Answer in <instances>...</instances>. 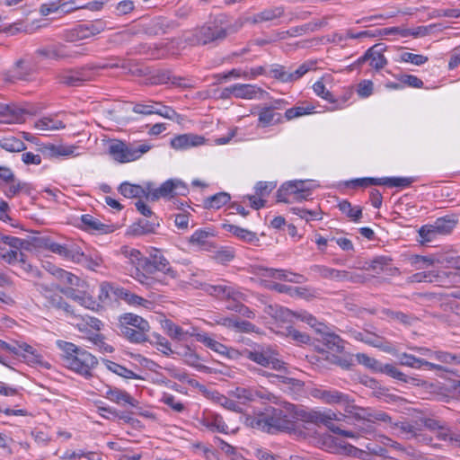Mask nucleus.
<instances>
[{"instance_id":"nucleus-1","label":"nucleus","mask_w":460,"mask_h":460,"mask_svg":"<svg viewBox=\"0 0 460 460\" xmlns=\"http://www.w3.org/2000/svg\"><path fill=\"white\" fill-rule=\"evenodd\" d=\"M344 418L345 415L337 414L332 410L324 411L306 410L301 405L282 402L278 407H267L262 412L246 416L244 424L263 432L275 433L290 429L295 420H301L323 424L332 433L342 437L356 438L353 431L345 430L341 425L334 422V420L341 421Z\"/></svg>"},{"instance_id":"nucleus-2","label":"nucleus","mask_w":460,"mask_h":460,"mask_svg":"<svg viewBox=\"0 0 460 460\" xmlns=\"http://www.w3.org/2000/svg\"><path fill=\"white\" fill-rule=\"evenodd\" d=\"M243 28V22L235 20L233 23L223 25L221 21L215 20L202 27L184 33V40L190 45L218 44L229 34L237 32Z\"/></svg>"},{"instance_id":"nucleus-3","label":"nucleus","mask_w":460,"mask_h":460,"mask_svg":"<svg viewBox=\"0 0 460 460\" xmlns=\"http://www.w3.org/2000/svg\"><path fill=\"white\" fill-rule=\"evenodd\" d=\"M57 346L62 351L65 367L85 378L93 376L92 371L98 365L95 356L72 342L58 340Z\"/></svg>"},{"instance_id":"nucleus-4","label":"nucleus","mask_w":460,"mask_h":460,"mask_svg":"<svg viewBox=\"0 0 460 460\" xmlns=\"http://www.w3.org/2000/svg\"><path fill=\"white\" fill-rule=\"evenodd\" d=\"M241 355L263 367L288 372L287 364L279 358V352L270 345L256 343L251 349H243Z\"/></svg>"},{"instance_id":"nucleus-5","label":"nucleus","mask_w":460,"mask_h":460,"mask_svg":"<svg viewBox=\"0 0 460 460\" xmlns=\"http://www.w3.org/2000/svg\"><path fill=\"white\" fill-rule=\"evenodd\" d=\"M121 254L128 261L134 268L133 278L146 288L159 290V287L164 283L153 276H148L143 271L144 261L146 257L142 255L137 249L123 246L120 249Z\"/></svg>"},{"instance_id":"nucleus-6","label":"nucleus","mask_w":460,"mask_h":460,"mask_svg":"<svg viewBox=\"0 0 460 460\" xmlns=\"http://www.w3.org/2000/svg\"><path fill=\"white\" fill-rule=\"evenodd\" d=\"M315 188L314 181L294 180L283 183L277 191L279 202L291 203L306 200Z\"/></svg>"},{"instance_id":"nucleus-7","label":"nucleus","mask_w":460,"mask_h":460,"mask_svg":"<svg viewBox=\"0 0 460 460\" xmlns=\"http://www.w3.org/2000/svg\"><path fill=\"white\" fill-rule=\"evenodd\" d=\"M119 67L116 63L96 64L89 66L82 67L76 70H64L58 73L57 78L60 84L67 86H80L84 82L93 78L92 70L107 69Z\"/></svg>"},{"instance_id":"nucleus-8","label":"nucleus","mask_w":460,"mask_h":460,"mask_svg":"<svg viewBox=\"0 0 460 460\" xmlns=\"http://www.w3.org/2000/svg\"><path fill=\"white\" fill-rule=\"evenodd\" d=\"M413 180L408 177H365L357 178L345 182L349 188H367L369 186H387L390 188H406L412 183Z\"/></svg>"},{"instance_id":"nucleus-9","label":"nucleus","mask_w":460,"mask_h":460,"mask_svg":"<svg viewBox=\"0 0 460 460\" xmlns=\"http://www.w3.org/2000/svg\"><path fill=\"white\" fill-rule=\"evenodd\" d=\"M143 271L151 276L156 271L163 272L172 279L178 278L176 270L171 267L169 261L160 250L155 249L144 261Z\"/></svg>"},{"instance_id":"nucleus-10","label":"nucleus","mask_w":460,"mask_h":460,"mask_svg":"<svg viewBox=\"0 0 460 460\" xmlns=\"http://www.w3.org/2000/svg\"><path fill=\"white\" fill-rule=\"evenodd\" d=\"M310 395L326 404L344 406L346 411L351 406L349 395L336 389L313 388Z\"/></svg>"},{"instance_id":"nucleus-11","label":"nucleus","mask_w":460,"mask_h":460,"mask_svg":"<svg viewBox=\"0 0 460 460\" xmlns=\"http://www.w3.org/2000/svg\"><path fill=\"white\" fill-rule=\"evenodd\" d=\"M0 348L3 350L12 353L17 357L23 358L29 363H41L42 357L38 354L31 345L25 342H19L16 341L6 342L5 341L0 340Z\"/></svg>"},{"instance_id":"nucleus-12","label":"nucleus","mask_w":460,"mask_h":460,"mask_svg":"<svg viewBox=\"0 0 460 460\" xmlns=\"http://www.w3.org/2000/svg\"><path fill=\"white\" fill-rule=\"evenodd\" d=\"M285 13L283 6H272L268 7L261 11L260 13L247 16L243 19H237V21L243 22V26L245 23L258 24L261 22H272L276 19L281 18Z\"/></svg>"},{"instance_id":"nucleus-13","label":"nucleus","mask_w":460,"mask_h":460,"mask_svg":"<svg viewBox=\"0 0 460 460\" xmlns=\"http://www.w3.org/2000/svg\"><path fill=\"white\" fill-rule=\"evenodd\" d=\"M35 54L50 59L60 60L66 58H75L82 55L78 51H73L66 49L64 45H51L44 48L36 49Z\"/></svg>"},{"instance_id":"nucleus-14","label":"nucleus","mask_w":460,"mask_h":460,"mask_svg":"<svg viewBox=\"0 0 460 460\" xmlns=\"http://www.w3.org/2000/svg\"><path fill=\"white\" fill-rule=\"evenodd\" d=\"M45 247L50 252L73 261H79L81 257L84 256V253L80 252L76 245L60 244L50 239H46Z\"/></svg>"},{"instance_id":"nucleus-15","label":"nucleus","mask_w":460,"mask_h":460,"mask_svg":"<svg viewBox=\"0 0 460 460\" xmlns=\"http://www.w3.org/2000/svg\"><path fill=\"white\" fill-rule=\"evenodd\" d=\"M206 291L211 295L215 296L220 299H232V300H243L244 294L236 290L232 286H227L224 284L217 285H209L206 288Z\"/></svg>"},{"instance_id":"nucleus-16","label":"nucleus","mask_w":460,"mask_h":460,"mask_svg":"<svg viewBox=\"0 0 460 460\" xmlns=\"http://www.w3.org/2000/svg\"><path fill=\"white\" fill-rule=\"evenodd\" d=\"M60 292L87 309L98 311L102 307L100 303L96 302L92 296L86 295L84 292L77 291L73 288H61Z\"/></svg>"},{"instance_id":"nucleus-17","label":"nucleus","mask_w":460,"mask_h":460,"mask_svg":"<svg viewBox=\"0 0 460 460\" xmlns=\"http://www.w3.org/2000/svg\"><path fill=\"white\" fill-rule=\"evenodd\" d=\"M399 364L404 367H409L414 369H420L422 367H427L431 370H442L446 369L438 364L429 362L423 358H417L411 354L402 353L398 355Z\"/></svg>"},{"instance_id":"nucleus-18","label":"nucleus","mask_w":460,"mask_h":460,"mask_svg":"<svg viewBox=\"0 0 460 460\" xmlns=\"http://www.w3.org/2000/svg\"><path fill=\"white\" fill-rule=\"evenodd\" d=\"M104 397L119 405L128 404L132 407L138 405V401L133 398L128 392L110 385L106 387Z\"/></svg>"},{"instance_id":"nucleus-19","label":"nucleus","mask_w":460,"mask_h":460,"mask_svg":"<svg viewBox=\"0 0 460 460\" xmlns=\"http://www.w3.org/2000/svg\"><path fill=\"white\" fill-rule=\"evenodd\" d=\"M281 113L275 111L270 106H263L258 111V128H268L283 123Z\"/></svg>"},{"instance_id":"nucleus-20","label":"nucleus","mask_w":460,"mask_h":460,"mask_svg":"<svg viewBox=\"0 0 460 460\" xmlns=\"http://www.w3.org/2000/svg\"><path fill=\"white\" fill-rule=\"evenodd\" d=\"M353 337L359 341H362L367 345H370L375 348L381 349L384 351L388 352L390 350L389 342L383 337L367 332H354Z\"/></svg>"},{"instance_id":"nucleus-21","label":"nucleus","mask_w":460,"mask_h":460,"mask_svg":"<svg viewBox=\"0 0 460 460\" xmlns=\"http://www.w3.org/2000/svg\"><path fill=\"white\" fill-rule=\"evenodd\" d=\"M174 179L164 181L160 187L155 188L153 182H147V190H149L150 200L155 201L160 198L174 197Z\"/></svg>"},{"instance_id":"nucleus-22","label":"nucleus","mask_w":460,"mask_h":460,"mask_svg":"<svg viewBox=\"0 0 460 460\" xmlns=\"http://www.w3.org/2000/svg\"><path fill=\"white\" fill-rule=\"evenodd\" d=\"M201 424L213 432L227 433L228 426L223 417L216 412L208 411L201 419Z\"/></svg>"},{"instance_id":"nucleus-23","label":"nucleus","mask_w":460,"mask_h":460,"mask_svg":"<svg viewBox=\"0 0 460 460\" xmlns=\"http://www.w3.org/2000/svg\"><path fill=\"white\" fill-rule=\"evenodd\" d=\"M204 143V137L194 134H183L171 140V146L174 149H188Z\"/></svg>"},{"instance_id":"nucleus-24","label":"nucleus","mask_w":460,"mask_h":460,"mask_svg":"<svg viewBox=\"0 0 460 460\" xmlns=\"http://www.w3.org/2000/svg\"><path fill=\"white\" fill-rule=\"evenodd\" d=\"M163 328L168 336L179 341H187L189 336L194 337L191 333H197L195 328H191V332L189 330L185 331L171 320H165L163 323Z\"/></svg>"},{"instance_id":"nucleus-25","label":"nucleus","mask_w":460,"mask_h":460,"mask_svg":"<svg viewBox=\"0 0 460 460\" xmlns=\"http://www.w3.org/2000/svg\"><path fill=\"white\" fill-rule=\"evenodd\" d=\"M259 374L269 378L272 384H283L287 385L289 388L294 390H301L304 386V383L298 379L288 377L280 374H273L266 370H259Z\"/></svg>"},{"instance_id":"nucleus-26","label":"nucleus","mask_w":460,"mask_h":460,"mask_svg":"<svg viewBox=\"0 0 460 460\" xmlns=\"http://www.w3.org/2000/svg\"><path fill=\"white\" fill-rule=\"evenodd\" d=\"M119 191L125 198L131 199L145 197L146 199L150 200L147 182L144 186L123 182L119 187Z\"/></svg>"},{"instance_id":"nucleus-27","label":"nucleus","mask_w":460,"mask_h":460,"mask_svg":"<svg viewBox=\"0 0 460 460\" xmlns=\"http://www.w3.org/2000/svg\"><path fill=\"white\" fill-rule=\"evenodd\" d=\"M122 326H130L137 330L150 331V325L146 320L131 313H127L119 316V327Z\"/></svg>"},{"instance_id":"nucleus-28","label":"nucleus","mask_w":460,"mask_h":460,"mask_svg":"<svg viewBox=\"0 0 460 460\" xmlns=\"http://www.w3.org/2000/svg\"><path fill=\"white\" fill-rule=\"evenodd\" d=\"M311 270L318 274L323 279L341 282L344 281L346 276V270H336L324 265H313L311 267Z\"/></svg>"},{"instance_id":"nucleus-29","label":"nucleus","mask_w":460,"mask_h":460,"mask_svg":"<svg viewBox=\"0 0 460 460\" xmlns=\"http://www.w3.org/2000/svg\"><path fill=\"white\" fill-rule=\"evenodd\" d=\"M115 299L124 300L130 305H141L144 307H147V305L151 304L148 300L130 292L127 288L120 287H118V288H116Z\"/></svg>"},{"instance_id":"nucleus-30","label":"nucleus","mask_w":460,"mask_h":460,"mask_svg":"<svg viewBox=\"0 0 460 460\" xmlns=\"http://www.w3.org/2000/svg\"><path fill=\"white\" fill-rule=\"evenodd\" d=\"M223 227L226 231L233 234L234 236L248 243L253 244L259 242L257 234L248 229H244L232 224H225Z\"/></svg>"},{"instance_id":"nucleus-31","label":"nucleus","mask_w":460,"mask_h":460,"mask_svg":"<svg viewBox=\"0 0 460 460\" xmlns=\"http://www.w3.org/2000/svg\"><path fill=\"white\" fill-rule=\"evenodd\" d=\"M80 219L84 229L86 231L98 232L101 234H106L111 231L110 226L102 224L99 219L89 214L82 215Z\"/></svg>"},{"instance_id":"nucleus-32","label":"nucleus","mask_w":460,"mask_h":460,"mask_svg":"<svg viewBox=\"0 0 460 460\" xmlns=\"http://www.w3.org/2000/svg\"><path fill=\"white\" fill-rule=\"evenodd\" d=\"M127 155L129 162L136 161L151 150L152 145L147 142L127 143Z\"/></svg>"},{"instance_id":"nucleus-33","label":"nucleus","mask_w":460,"mask_h":460,"mask_svg":"<svg viewBox=\"0 0 460 460\" xmlns=\"http://www.w3.org/2000/svg\"><path fill=\"white\" fill-rule=\"evenodd\" d=\"M322 334V342L325 345L326 349L335 352L341 353L344 349V341L333 332H328L323 330Z\"/></svg>"},{"instance_id":"nucleus-34","label":"nucleus","mask_w":460,"mask_h":460,"mask_svg":"<svg viewBox=\"0 0 460 460\" xmlns=\"http://www.w3.org/2000/svg\"><path fill=\"white\" fill-rule=\"evenodd\" d=\"M108 153L113 160L120 164L129 163L127 155L126 142L124 141L118 139L113 140L109 146Z\"/></svg>"},{"instance_id":"nucleus-35","label":"nucleus","mask_w":460,"mask_h":460,"mask_svg":"<svg viewBox=\"0 0 460 460\" xmlns=\"http://www.w3.org/2000/svg\"><path fill=\"white\" fill-rule=\"evenodd\" d=\"M363 414L358 415L359 419L367 422V430H372L375 421L390 422L391 417L385 411L375 410H362Z\"/></svg>"},{"instance_id":"nucleus-36","label":"nucleus","mask_w":460,"mask_h":460,"mask_svg":"<svg viewBox=\"0 0 460 460\" xmlns=\"http://www.w3.org/2000/svg\"><path fill=\"white\" fill-rule=\"evenodd\" d=\"M371 49L374 50L369 58V66L378 71L387 65V59L383 55L386 47L382 43H378L371 47Z\"/></svg>"},{"instance_id":"nucleus-37","label":"nucleus","mask_w":460,"mask_h":460,"mask_svg":"<svg viewBox=\"0 0 460 460\" xmlns=\"http://www.w3.org/2000/svg\"><path fill=\"white\" fill-rule=\"evenodd\" d=\"M120 333L132 343H143L148 341L149 331H142V329H134L130 326L119 327Z\"/></svg>"},{"instance_id":"nucleus-38","label":"nucleus","mask_w":460,"mask_h":460,"mask_svg":"<svg viewBox=\"0 0 460 460\" xmlns=\"http://www.w3.org/2000/svg\"><path fill=\"white\" fill-rule=\"evenodd\" d=\"M378 373L385 374L394 379H397L406 384H415V382L418 381L417 378L408 376L407 375L400 371L396 367L391 364L384 365L381 363V367L378 368Z\"/></svg>"},{"instance_id":"nucleus-39","label":"nucleus","mask_w":460,"mask_h":460,"mask_svg":"<svg viewBox=\"0 0 460 460\" xmlns=\"http://www.w3.org/2000/svg\"><path fill=\"white\" fill-rule=\"evenodd\" d=\"M234 96L242 99H253L257 94L261 93V90L252 84H235L232 85Z\"/></svg>"},{"instance_id":"nucleus-40","label":"nucleus","mask_w":460,"mask_h":460,"mask_svg":"<svg viewBox=\"0 0 460 460\" xmlns=\"http://www.w3.org/2000/svg\"><path fill=\"white\" fill-rule=\"evenodd\" d=\"M104 364L106 367L113 372L114 374L122 376L127 379H137V380H143L144 378L140 376L133 372L132 370L128 369L127 367L111 361L109 359H104Z\"/></svg>"},{"instance_id":"nucleus-41","label":"nucleus","mask_w":460,"mask_h":460,"mask_svg":"<svg viewBox=\"0 0 460 460\" xmlns=\"http://www.w3.org/2000/svg\"><path fill=\"white\" fill-rule=\"evenodd\" d=\"M160 226L159 218L156 216L139 219L134 232L137 234L155 233Z\"/></svg>"},{"instance_id":"nucleus-42","label":"nucleus","mask_w":460,"mask_h":460,"mask_svg":"<svg viewBox=\"0 0 460 460\" xmlns=\"http://www.w3.org/2000/svg\"><path fill=\"white\" fill-rule=\"evenodd\" d=\"M76 147L65 145H49L44 147V154L49 157L72 156L75 155Z\"/></svg>"},{"instance_id":"nucleus-43","label":"nucleus","mask_w":460,"mask_h":460,"mask_svg":"<svg viewBox=\"0 0 460 460\" xmlns=\"http://www.w3.org/2000/svg\"><path fill=\"white\" fill-rule=\"evenodd\" d=\"M196 340L201 343H203L205 346L209 348L210 349L219 353V354H226L227 351V347L224 344L220 343L219 341H215L214 339L208 336L206 332H198V333H192Z\"/></svg>"},{"instance_id":"nucleus-44","label":"nucleus","mask_w":460,"mask_h":460,"mask_svg":"<svg viewBox=\"0 0 460 460\" xmlns=\"http://www.w3.org/2000/svg\"><path fill=\"white\" fill-rule=\"evenodd\" d=\"M9 111L6 112L5 119L3 120L4 123L13 124V123H22L24 121L25 114H33L32 111H26L24 109L19 108L14 104H11L9 106Z\"/></svg>"},{"instance_id":"nucleus-45","label":"nucleus","mask_w":460,"mask_h":460,"mask_svg":"<svg viewBox=\"0 0 460 460\" xmlns=\"http://www.w3.org/2000/svg\"><path fill=\"white\" fill-rule=\"evenodd\" d=\"M231 196L227 192H218L204 199V208L208 209H219L230 201Z\"/></svg>"},{"instance_id":"nucleus-46","label":"nucleus","mask_w":460,"mask_h":460,"mask_svg":"<svg viewBox=\"0 0 460 460\" xmlns=\"http://www.w3.org/2000/svg\"><path fill=\"white\" fill-rule=\"evenodd\" d=\"M457 220L454 217H443L438 218L432 227H434L438 234H447L456 226Z\"/></svg>"},{"instance_id":"nucleus-47","label":"nucleus","mask_w":460,"mask_h":460,"mask_svg":"<svg viewBox=\"0 0 460 460\" xmlns=\"http://www.w3.org/2000/svg\"><path fill=\"white\" fill-rule=\"evenodd\" d=\"M394 428L398 431V434L403 438L411 440L414 439L415 433L419 427L416 422L402 421L395 423Z\"/></svg>"},{"instance_id":"nucleus-48","label":"nucleus","mask_w":460,"mask_h":460,"mask_svg":"<svg viewBox=\"0 0 460 460\" xmlns=\"http://www.w3.org/2000/svg\"><path fill=\"white\" fill-rule=\"evenodd\" d=\"M63 121L51 117H43L35 122V128L40 130H58L65 128Z\"/></svg>"},{"instance_id":"nucleus-49","label":"nucleus","mask_w":460,"mask_h":460,"mask_svg":"<svg viewBox=\"0 0 460 460\" xmlns=\"http://www.w3.org/2000/svg\"><path fill=\"white\" fill-rule=\"evenodd\" d=\"M11 184L4 190V194L7 198H13L21 192L31 194V188L29 183L21 181H11Z\"/></svg>"},{"instance_id":"nucleus-50","label":"nucleus","mask_w":460,"mask_h":460,"mask_svg":"<svg viewBox=\"0 0 460 460\" xmlns=\"http://www.w3.org/2000/svg\"><path fill=\"white\" fill-rule=\"evenodd\" d=\"M0 146L8 152H21L26 149L25 144L19 138L10 136L0 140Z\"/></svg>"},{"instance_id":"nucleus-51","label":"nucleus","mask_w":460,"mask_h":460,"mask_svg":"<svg viewBox=\"0 0 460 460\" xmlns=\"http://www.w3.org/2000/svg\"><path fill=\"white\" fill-rule=\"evenodd\" d=\"M147 341L155 345L157 349L166 356H170L173 353L167 339L158 333L154 332L150 337L148 336Z\"/></svg>"},{"instance_id":"nucleus-52","label":"nucleus","mask_w":460,"mask_h":460,"mask_svg":"<svg viewBox=\"0 0 460 460\" xmlns=\"http://www.w3.org/2000/svg\"><path fill=\"white\" fill-rule=\"evenodd\" d=\"M213 236V234L199 229L193 233V234L190 237V243L200 248L207 249V247L209 245V238Z\"/></svg>"},{"instance_id":"nucleus-53","label":"nucleus","mask_w":460,"mask_h":460,"mask_svg":"<svg viewBox=\"0 0 460 460\" xmlns=\"http://www.w3.org/2000/svg\"><path fill=\"white\" fill-rule=\"evenodd\" d=\"M392 261V258L388 256H377L369 262L367 267H364L363 269L367 270H371L376 274H380L381 272L388 270V266Z\"/></svg>"},{"instance_id":"nucleus-54","label":"nucleus","mask_w":460,"mask_h":460,"mask_svg":"<svg viewBox=\"0 0 460 460\" xmlns=\"http://www.w3.org/2000/svg\"><path fill=\"white\" fill-rule=\"evenodd\" d=\"M181 357L187 365L193 367L199 371H207L208 369V367L199 363V356L191 350L190 347L185 348L183 353H181Z\"/></svg>"},{"instance_id":"nucleus-55","label":"nucleus","mask_w":460,"mask_h":460,"mask_svg":"<svg viewBox=\"0 0 460 460\" xmlns=\"http://www.w3.org/2000/svg\"><path fill=\"white\" fill-rule=\"evenodd\" d=\"M31 74V70L24 66V61L22 59L18 60L15 63L13 69L11 71V75H8L7 80L14 82L15 80H27Z\"/></svg>"},{"instance_id":"nucleus-56","label":"nucleus","mask_w":460,"mask_h":460,"mask_svg":"<svg viewBox=\"0 0 460 460\" xmlns=\"http://www.w3.org/2000/svg\"><path fill=\"white\" fill-rule=\"evenodd\" d=\"M340 210L348 217L357 222L362 217V208L360 207H352L348 200H343L339 204Z\"/></svg>"},{"instance_id":"nucleus-57","label":"nucleus","mask_w":460,"mask_h":460,"mask_svg":"<svg viewBox=\"0 0 460 460\" xmlns=\"http://www.w3.org/2000/svg\"><path fill=\"white\" fill-rule=\"evenodd\" d=\"M314 110V105L296 106L286 110L284 117L287 120H292L304 115L311 114L313 113Z\"/></svg>"},{"instance_id":"nucleus-58","label":"nucleus","mask_w":460,"mask_h":460,"mask_svg":"<svg viewBox=\"0 0 460 460\" xmlns=\"http://www.w3.org/2000/svg\"><path fill=\"white\" fill-rule=\"evenodd\" d=\"M20 269L26 274L29 278L40 279L42 278V272L36 267L33 266L27 261L26 254L19 259L18 262Z\"/></svg>"},{"instance_id":"nucleus-59","label":"nucleus","mask_w":460,"mask_h":460,"mask_svg":"<svg viewBox=\"0 0 460 460\" xmlns=\"http://www.w3.org/2000/svg\"><path fill=\"white\" fill-rule=\"evenodd\" d=\"M116 288H118L117 286H113L109 282H102L100 285L99 295H98V298H99L100 302H102V304H106V303L111 301L112 298L115 299Z\"/></svg>"},{"instance_id":"nucleus-60","label":"nucleus","mask_w":460,"mask_h":460,"mask_svg":"<svg viewBox=\"0 0 460 460\" xmlns=\"http://www.w3.org/2000/svg\"><path fill=\"white\" fill-rule=\"evenodd\" d=\"M287 270H278L273 268L259 267L257 269V275L263 278H272L279 280L286 281L287 279Z\"/></svg>"},{"instance_id":"nucleus-61","label":"nucleus","mask_w":460,"mask_h":460,"mask_svg":"<svg viewBox=\"0 0 460 460\" xmlns=\"http://www.w3.org/2000/svg\"><path fill=\"white\" fill-rule=\"evenodd\" d=\"M313 90L317 96L329 102L330 103H336L338 102L332 93L326 89L322 80L316 81L313 84Z\"/></svg>"},{"instance_id":"nucleus-62","label":"nucleus","mask_w":460,"mask_h":460,"mask_svg":"<svg viewBox=\"0 0 460 460\" xmlns=\"http://www.w3.org/2000/svg\"><path fill=\"white\" fill-rule=\"evenodd\" d=\"M53 275H55L58 279H60L62 282L66 284L75 287H78L80 284V279L78 277L63 269H56L53 271Z\"/></svg>"},{"instance_id":"nucleus-63","label":"nucleus","mask_w":460,"mask_h":460,"mask_svg":"<svg viewBox=\"0 0 460 460\" xmlns=\"http://www.w3.org/2000/svg\"><path fill=\"white\" fill-rule=\"evenodd\" d=\"M355 357L358 364L363 365L375 372H378V368L381 367V363L378 360L365 353H358Z\"/></svg>"},{"instance_id":"nucleus-64","label":"nucleus","mask_w":460,"mask_h":460,"mask_svg":"<svg viewBox=\"0 0 460 460\" xmlns=\"http://www.w3.org/2000/svg\"><path fill=\"white\" fill-rule=\"evenodd\" d=\"M232 394L242 403L253 402V388L252 387H236L232 392Z\"/></svg>"}]
</instances>
